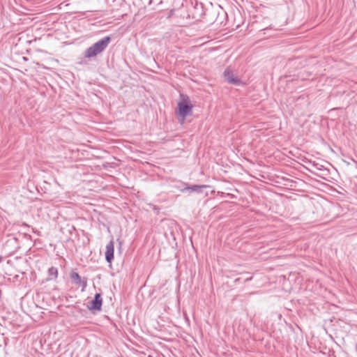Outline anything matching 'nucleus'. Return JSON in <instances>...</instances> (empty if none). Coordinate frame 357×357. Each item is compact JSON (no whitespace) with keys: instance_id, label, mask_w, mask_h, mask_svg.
I'll return each mask as SVG.
<instances>
[{"instance_id":"nucleus-10","label":"nucleus","mask_w":357,"mask_h":357,"mask_svg":"<svg viewBox=\"0 0 357 357\" xmlns=\"http://www.w3.org/2000/svg\"><path fill=\"white\" fill-rule=\"evenodd\" d=\"M2 261V257L0 256V263Z\"/></svg>"},{"instance_id":"nucleus-8","label":"nucleus","mask_w":357,"mask_h":357,"mask_svg":"<svg viewBox=\"0 0 357 357\" xmlns=\"http://www.w3.org/2000/svg\"><path fill=\"white\" fill-rule=\"evenodd\" d=\"M70 279L77 285L81 284V282L82 280L81 278L80 275L77 273H75V272H72L70 273Z\"/></svg>"},{"instance_id":"nucleus-1","label":"nucleus","mask_w":357,"mask_h":357,"mask_svg":"<svg viewBox=\"0 0 357 357\" xmlns=\"http://www.w3.org/2000/svg\"><path fill=\"white\" fill-rule=\"evenodd\" d=\"M110 40L109 36H105L85 50L84 54V57L89 59L102 53L107 47Z\"/></svg>"},{"instance_id":"nucleus-7","label":"nucleus","mask_w":357,"mask_h":357,"mask_svg":"<svg viewBox=\"0 0 357 357\" xmlns=\"http://www.w3.org/2000/svg\"><path fill=\"white\" fill-rule=\"evenodd\" d=\"M207 187H208V185H194L190 187H188V188H185V190L200 192H202V189L206 188Z\"/></svg>"},{"instance_id":"nucleus-9","label":"nucleus","mask_w":357,"mask_h":357,"mask_svg":"<svg viewBox=\"0 0 357 357\" xmlns=\"http://www.w3.org/2000/svg\"><path fill=\"white\" fill-rule=\"evenodd\" d=\"M79 285H82V290L84 291L85 288L87 286V280L86 278L82 280L81 284H79Z\"/></svg>"},{"instance_id":"nucleus-5","label":"nucleus","mask_w":357,"mask_h":357,"mask_svg":"<svg viewBox=\"0 0 357 357\" xmlns=\"http://www.w3.org/2000/svg\"><path fill=\"white\" fill-rule=\"evenodd\" d=\"M105 259L109 263L114 259V242L112 240L106 245Z\"/></svg>"},{"instance_id":"nucleus-6","label":"nucleus","mask_w":357,"mask_h":357,"mask_svg":"<svg viewBox=\"0 0 357 357\" xmlns=\"http://www.w3.org/2000/svg\"><path fill=\"white\" fill-rule=\"evenodd\" d=\"M58 270L56 267L52 266L48 269V278L47 280H52L57 278Z\"/></svg>"},{"instance_id":"nucleus-3","label":"nucleus","mask_w":357,"mask_h":357,"mask_svg":"<svg viewBox=\"0 0 357 357\" xmlns=\"http://www.w3.org/2000/svg\"><path fill=\"white\" fill-rule=\"evenodd\" d=\"M224 77L231 84L239 86L243 84L242 81L235 75L234 72L229 68L225 69L224 72Z\"/></svg>"},{"instance_id":"nucleus-4","label":"nucleus","mask_w":357,"mask_h":357,"mask_svg":"<svg viewBox=\"0 0 357 357\" xmlns=\"http://www.w3.org/2000/svg\"><path fill=\"white\" fill-rule=\"evenodd\" d=\"M102 304V299L100 294H96L94 298L91 301L89 309L90 310H100Z\"/></svg>"},{"instance_id":"nucleus-2","label":"nucleus","mask_w":357,"mask_h":357,"mask_svg":"<svg viewBox=\"0 0 357 357\" xmlns=\"http://www.w3.org/2000/svg\"><path fill=\"white\" fill-rule=\"evenodd\" d=\"M192 106L186 100L178 103V115L182 117L183 120L192 113Z\"/></svg>"}]
</instances>
